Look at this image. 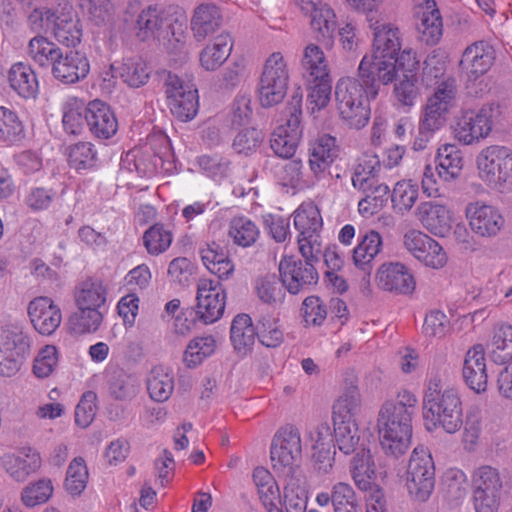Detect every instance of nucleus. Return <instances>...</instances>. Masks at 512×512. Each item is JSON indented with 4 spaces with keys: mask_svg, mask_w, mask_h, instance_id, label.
<instances>
[{
    "mask_svg": "<svg viewBox=\"0 0 512 512\" xmlns=\"http://www.w3.org/2000/svg\"><path fill=\"white\" fill-rule=\"evenodd\" d=\"M309 168L315 178L321 179L338 156L336 139L324 134L310 143Z\"/></svg>",
    "mask_w": 512,
    "mask_h": 512,
    "instance_id": "a878e982",
    "label": "nucleus"
},
{
    "mask_svg": "<svg viewBox=\"0 0 512 512\" xmlns=\"http://www.w3.org/2000/svg\"><path fill=\"white\" fill-rule=\"evenodd\" d=\"M31 340L22 328L6 326L0 328V353L26 357L30 353Z\"/></svg>",
    "mask_w": 512,
    "mask_h": 512,
    "instance_id": "37998d69",
    "label": "nucleus"
},
{
    "mask_svg": "<svg viewBox=\"0 0 512 512\" xmlns=\"http://www.w3.org/2000/svg\"><path fill=\"white\" fill-rule=\"evenodd\" d=\"M270 458L278 477L303 474L302 440L297 427L285 425L275 433L270 447Z\"/></svg>",
    "mask_w": 512,
    "mask_h": 512,
    "instance_id": "0eeeda50",
    "label": "nucleus"
},
{
    "mask_svg": "<svg viewBox=\"0 0 512 512\" xmlns=\"http://www.w3.org/2000/svg\"><path fill=\"white\" fill-rule=\"evenodd\" d=\"M160 78L172 115L183 122L192 120L199 108L198 91L195 85L166 70L160 73Z\"/></svg>",
    "mask_w": 512,
    "mask_h": 512,
    "instance_id": "9d476101",
    "label": "nucleus"
},
{
    "mask_svg": "<svg viewBox=\"0 0 512 512\" xmlns=\"http://www.w3.org/2000/svg\"><path fill=\"white\" fill-rule=\"evenodd\" d=\"M28 315L34 329L42 335H51L62 321L61 309L49 297L33 299L28 306Z\"/></svg>",
    "mask_w": 512,
    "mask_h": 512,
    "instance_id": "6ab92c4d",
    "label": "nucleus"
},
{
    "mask_svg": "<svg viewBox=\"0 0 512 512\" xmlns=\"http://www.w3.org/2000/svg\"><path fill=\"white\" fill-rule=\"evenodd\" d=\"M86 108L82 101L70 99L63 108L62 123L64 130L72 135L80 134L86 123Z\"/></svg>",
    "mask_w": 512,
    "mask_h": 512,
    "instance_id": "69168bd1",
    "label": "nucleus"
},
{
    "mask_svg": "<svg viewBox=\"0 0 512 512\" xmlns=\"http://www.w3.org/2000/svg\"><path fill=\"white\" fill-rule=\"evenodd\" d=\"M383 240L379 232L369 230L359 237L358 244L352 250V262L354 266L362 272V280L369 283L370 275L373 271L374 260L381 252Z\"/></svg>",
    "mask_w": 512,
    "mask_h": 512,
    "instance_id": "412c9836",
    "label": "nucleus"
},
{
    "mask_svg": "<svg viewBox=\"0 0 512 512\" xmlns=\"http://www.w3.org/2000/svg\"><path fill=\"white\" fill-rule=\"evenodd\" d=\"M24 138V126L18 114L0 106V142L13 145Z\"/></svg>",
    "mask_w": 512,
    "mask_h": 512,
    "instance_id": "6e6d98bb",
    "label": "nucleus"
},
{
    "mask_svg": "<svg viewBox=\"0 0 512 512\" xmlns=\"http://www.w3.org/2000/svg\"><path fill=\"white\" fill-rule=\"evenodd\" d=\"M122 80L131 87L144 85L150 76L147 63L139 57L124 59L119 68Z\"/></svg>",
    "mask_w": 512,
    "mask_h": 512,
    "instance_id": "0e129e2a",
    "label": "nucleus"
},
{
    "mask_svg": "<svg viewBox=\"0 0 512 512\" xmlns=\"http://www.w3.org/2000/svg\"><path fill=\"white\" fill-rule=\"evenodd\" d=\"M301 66L304 76L310 79H323L330 75L328 61L323 50L316 44H308L303 51Z\"/></svg>",
    "mask_w": 512,
    "mask_h": 512,
    "instance_id": "de8ad7c7",
    "label": "nucleus"
},
{
    "mask_svg": "<svg viewBox=\"0 0 512 512\" xmlns=\"http://www.w3.org/2000/svg\"><path fill=\"white\" fill-rule=\"evenodd\" d=\"M457 87L455 80L442 81L422 108L417 133L412 148L423 151L428 147L435 133L445 126L451 110L456 106Z\"/></svg>",
    "mask_w": 512,
    "mask_h": 512,
    "instance_id": "f03ea898",
    "label": "nucleus"
},
{
    "mask_svg": "<svg viewBox=\"0 0 512 512\" xmlns=\"http://www.w3.org/2000/svg\"><path fill=\"white\" fill-rule=\"evenodd\" d=\"M378 431L380 444L385 454L397 458L403 455L410 446L412 417L381 407L378 416Z\"/></svg>",
    "mask_w": 512,
    "mask_h": 512,
    "instance_id": "1a4fd4ad",
    "label": "nucleus"
},
{
    "mask_svg": "<svg viewBox=\"0 0 512 512\" xmlns=\"http://www.w3.org/2000/svg\"><path fill=\"white\" fill-rule=\"evenodd\" d=\"M365 197L358 203V211L364 217L377 214L387 203L390 189L386 184H380L378 181L371 185L366 191Z\"/></svg>",
    "mask_w": 512,
    "mask_h": 512,
    "instance_id": "4d7b16f0",
    "label": "nucleus"
},
{
    "mask_svg": "<svg viewBox=\"0 0 512 512\" xmlns=\"http://www.w3.org/2000/svg\"><path fill=\"white\" fill-rule=\"evenodd\" d=\"M322 224L318 208L311 203L300 205L294 212V226L299 232L298 245L302 257L322 254L319 234Z\"/></svg>",
    "mask_w": 512,
    "mask_h": 512,
    "instance_id": "2eb2a0df",
    "label": "nucleus"
},
{
    "mask_svg": "<svg viewBox=\"0 0 512 512\" xmlns=\"http://www.w3.org/2000/svg\"><path fill=\"white\" fill-rule=\"evenodd\" d=\"M435 464L429 450L416 447L410 456L406 470V488L415 502L428 501L435 488Z\"/></svg>",
    "mask_w": 512,
    "mask_h": 512,
    "instance_id": "6e6552de",
    "label": "nucleus"
},
{
    "mask_svg": "<svg viewBox=\"0 0 512 512\" xmlns=\"http://www.w3.org/2000/svg\"><path fill=\"white\" fill-rule=\"evenodd\" d=\"M63 50L43 36H35L29 41L28 54L35 63L42 67H51V71Z\"/></svg>",
    "mask_w": 512,
    "mask_h": 512,
    "instance_id": "09e8293b",
    "label": "nucleus"
},
{
    "mask_svg": "<svg viewBox=\"0 0 512 512\" xmlns=\"http://www.w3.org/2000/svg\"><path fill=\"white\" fill-rule=\"evenodd\" d=\"M287 120L285 125L277 127L270 138V147L280 158L290 159L294 156L302 137V96L294 94L285 108Z\"/></svg>",
    "mask_w": 512,
    "mask_h": 512,
    "instance_id": "9b49d317",
    "label": "nucleus"
},
{
    "mask_svg": "<svg viewBox=\"0 0 512 512\" xmlns=\"http://www.w3.org/2000/svg\"><path fill=\"white\" fill-rule=\"evenodd\" d=\"M233 41L229 34H220L211 44L206 45L199 54V62L206 71H216L228 59L232 52Z\"/></svg>",
    "mask_w": 512,
    "mask_h": 512,
    "instance_id": "c9c22d12",
    "label": "nucleus"
},
{
    "mask_svg": "<svg viewBox=\"0 0 512 512\" xmlns=\"http://www.w3.org/2000/svg\"><path fill=\"white\" fill-rule=\"evenodd\" d=\"M496 51L487 41H476L467 46L460 60V67L467 79L476 81L494 65Z\"/></svg>",
    "mask_w": 512,
    "mask_h": 512,
    "instance_id": "a211bd4d",
    "label": "nucleus"
},
{
    "mask_svg": "<svg viewBox=\"0 0 512 512\" xmlns=\"http://www.w3.org/2000/svg\"><path fill=\"white\" fill-rule=\"evenodd\" d=\"M479 178L500 192H512V149L504 145H490L476 158Z\"/></svg>",
    "mask_w": 512,
    "mask_h": 512,
    "instance_id": "423d86ee",
    "label": "nucleus"
},
{
    "mask_svg": "<svg viewBox=\"0 0 512 512\" xmlns=\"http://www.w3.org/2000/svg\"><path fill=\"white\" fill-rule=\"evenodd\" d=\"M308 15L311 17L310 25L316 33L317 41L331 45L336 30V15L334 11L328 4L324 3Z\"/></svg>",
    "mask_w": 512,
    "mask_h": 512,
    "instance_id": "c03bdc74",
    "label": "nucleus"
},
{
    "mask_svg": "<svg viewBox=\"0 0 512 512\" xmlns=\"http://www.w3.org/2000/svg\"><path fill=\"white\" fill-rule=\"evenodd\" d=\"M255 336L257 330L248 314H239L233 319L230 339L235 350L245 353L254 344Z\"/></svg>",
    "mask_w": 512,
    "mask_h": 512,
    "instance_id": "8fccbe9b",
    "label": "nucleus"
},
{
    "mask_svg": "<svg viewBox=\"0 0 512 512\" xmlns=\"http://www.w3.org/2000/svg\"><path fill=\"white\" fill-rule=\"evenodd\" d=\"M316 502L321 507L331 504L334 512H362L361 506L357 503L353 488L344 482L334 484L330 493H318Z\"/></svg>",
    "mask_w": 512,
    "mask_h": 512,
    "instance_id": "473e14b6",
    "label": "nucleus"
},
{
    "mask_svg": "<svg viewBox=\"0 0 512 512\" xmlns=\"http://www.w3.org/2000/svg\"><path fill=\"white\" fill-rule=\"evenodd\" d=\"M466 215L472 231L481 237L497 235L504 225V218L496 208L479 202L468 204Z\"/></svg>",
    "mask_w": 512,
    "mask_h": 512,
    "instance_id": "aec40b11",
    "label": "nucleus"
},
{
    "mask_svg": "<svg viewBox=\"0 0 512 512\" xmlns=\"http://www.w3.org/2000/svg\"><path fill=\"white\" fill-rule=\"evenodd\" d=\"M289 73L280 52L272 53L266 60L257 91L263 107H272L282 102L287 93Z\"/></svg>",
    "mask_w": 512,
    "mask_h": 512,
    "instance_id": "f8f14e48",
    "label": "nucleus"
},
{
    "mask_svg": "<svg viewBox=\"0 0 512 512\" xmlns=\"http://www.w3.org/2000/svg\"><path fill=\"white\" fill-rule=\"evenodd\" d=\"M313 441V458L319 471L327 473L333 466L335 445L328 423L318 424L310 434Z\"/></svg>",
    "mask_w": 512,
    "mask_h": 512,
    "instance_id": "2f4dec72",
    "label": "nucleus"
},
{
    "mask_svg": "<svg viewBox=\"0 0 512 512\" xmlns=\"http://www.w3.org/2000/svg\"><path fill=\"white\" fill-rule=\"evenodd\" d=\"M172 240V232L161 223L152 225L143 234V244L152 256H157L168 250Z\"/></svg>",
    "mask_w": 512,
    "mask_h": 512,
    "instance_id": "052dcab7",
    "label": "nucleus"
},
{
    "mask_svg": "<svg viewBox=\"0 0 512 512\" xmlns=\"http://www.w3.org/2000/svg\"><path fill=\"white\" fill-rule=\"evenodd\" d=\"M103 321L100 308L77 307L70 316L69 324L76 334L93 333L98 330Z\"/></svg>",
    "mask_w": 512,
    "mask_h": 512,
    "instance_id": "5fc2aeb1",
    "label": "nucleus"
},
{
    "mask_svg": "<svg viewBox=\"0 0 512 512\" xmlns=\"http://www.w3.org/2000/svg\"><path fill=\"white\" fill-rule=\"evenodd\" d=\"M401 49L400 31L391 25H381L374 28L373 53L365 55L372 66L370 69L383 85L390 84L396 78L395 62L393 59Z\"/></svg>",
    "mask_w": 512,
    "mask_h": 512,
    "instance_id": "39448f33",
    "label": "nucleus"
},
{
    "mask_svg": "<svg viewBox=\"0 0 512 512\" xmlns=\"http://www.w3.org/2000/svg\"><path fill=\"white\" fill-rule=\"evenodd\" d=\"M368 60L361 61L358 67V78H342L335 87L336 104L356 102L365 99H375L379 93L378 77L370 69Z\"/></svg>",
    "mask_w": 512,
    "mask_h": 512,
    "instance_id": "4468645a",
    "label": "nucleus"
},
{
    "mask_svg": "<svg viewBox=\"0 0 512 512\" xmlns=\"http://www.w3.org/2000/svg\"><path fill=\"white\" fill-rule=\"evenodd\" d=\"M86 125L91 134L98 139H109L118 130V121L110 106L101 100L87 104Z\"/></svg>",
    "mask_w": 512,
    "mask_h": 512,
    "instance_id": "4be33fe9",
    "label": "nucleus"
},
{
    "mask_svg": "<svg viewBox=\"0 0 512 512\" xmlns=\"http://www.w3.org/2000/svg\"><path fill=\"white\" fill-rule=\"evenodd\" d=\"M283 498L281 505L286 512H306L308 502V490L304 474L282 477Z\"/></svg>",
    "mask_w": 512,
    "mask_h": 512,
    "instance_id": "f704fd0d",
    "label": "nucleus"
},
{
    "mask_svg": "<svg viewBox=\"0 0 512 512\" xmlns=\"http://www.w3.org/2000/svg\"><path fill=\"white\" fill-rule=\"evenodd\" d=\"M321 254L312 257H303L304 260L294 257H284L279 263V274L287 292L297 295L309 291L317 284L319 276L314 266Z\"/></svg>",
    "mask_w": 512,
    "mask_h": 512,
    "instance_id": "ddd939ff",
    "label": "nucleus"
},
{
    "mask_svg": "<svg viewBox=\"0 0 512 512\" xmlns=\"http://www.w3.org/2000/svg\"><path fill=\"white\" fill-rule=\"evenodd\" d=\"M475 512H499L509 482L506 475L491 465H481L471 475Z\"/></svg>",
    "mask_w": 512,
    "mask_h": 512,
    "instance_id": "20e7f679",
    "label": "nucleus"
},
{
    "mask_svg": "<svg viewBox=\"0 0 512 512\" xmlns=\"http://www.w3.org/2000/svg\"><path fill=\"white\" fill-rule=\"evenodd\" d=\"M46 22L52 25L53 35L59 43L67 47H75L81 42V24L78 19H73L70 12L57 14L47 11Z\"/></svg>",
    "mask_w": 512,
    "mask_h": 512,
    "instance_id": "c756f323",
    "label": "nucleus"
},
{
    "mask_svg": "<svg viewBox=\"0 0 512 512\" xmlns=\"http://www.w3.org/2000/svg\"><path fill=\"white\" fill-rule=\"evenodd\" d=\"M350 472L356 486L360 490L367 491L372 488L375 469L368 449L361 448L358 452L354 453Z\"/></svg>",
    "mask_w": 512,
    "mask_h": 512,
    "instance_id": "a18cd8bd",
    "label": "nucleus"
},
{
    "mask_svg": "<svg viewBox=\"0 0 512 512\" xmlns=\"http://www.w3.org/2000/svg\"><path fill=\"white\" fill-rule=\"evenodd\" d=\"M216 348V340L213 336L207 335L195 337L186 347L183 361L191 368L200 365L204 359L211 356Z\"/></svg>",
    "mask_w": 512,
    "mask_h": 512,
    "instance_id": "13d9d810",
    "label": "nucleus"
},
{
    "mask_svg": "<svg viewBox=\"0 0 512 512\" xmlns=\"http://www.w3.org/2000/svg\"><path fill=\"white\" fill-rule=\"evenodd\" d=\"M416 215L422 226L435 236L444 237L451 230V212L437 201L421 202Z\"/></svg>",
    "mask_w": 512,
    "mask_h": 512,
    "instance_id": "393cba45",
    "label": "nucleus"
},
{
    "mask_svg": "<svg viewBox=\"0 0 512 512\" xmlns=\"http://www.w3.org/2000/svg\"><path fill=\"white\" fill-rule=\"evenodd\" d=\"M97 161V152L90 142H78L69 148V165L80 171L94 167Z\"/></svg>",
    "mask_w": 512,
    "mask_h": 512,
    "instance_id": "774afa93",
    "label": "nucleus"
},
{
    "mask_svg": "<svg viewBox=\"0 0 512 512\" xmlns=\"http://www.w3.org/2000/svg\"><path fill=\"white\" fill-rule=\"evenodd\" d=\"M361 396L357 385H347L333 405V421H355L360 412Z\"/></svg>",
    "mask_w": 512,
    "mask_h": 512,
    "instance_id": "49530a36",
    "label": "nucleus"
},
{
    "mask_svg": "<svg viewBox=\"0 0 512 512\" xmlns=\"http://www.w3.org/2000/svg\"><path fill=\"white\" fill-rule=\"evenodd\" d=\"M106 382L111 398L120 402H129L140 391L137 376L119 366H112L106 370Z\"/></svg>",
    "mask_w": 512,
    "mask_h": 512,
    "instance_id": "bb28decb",
    "label": "nucleus"
},
{
    "mask_svg": "<svg viewBox=\"0 0 512 512\" xmlns=\"http://www.w3.org/2000/svg\"><path fill=\"white\" fill-rule=\"evenodd\" d=\"M90 70L87 57L79 51L69 50L62 52L61 58L51 71L53 76L65 83L73 84L84 79Z\"/></svg>",
    "mask_w": 512,
    "mask_h": 512,
    "instance_id": "cd10ccee",
    "label": "nucleus"
},
{
    "mask_svg": "<svg viewBox=\"0 0 512 512\" xmlns=\"http://www.w3.org/2000/svg\"><path fill=\"white\" fill-rule=\"evenodd\" d=\"M381 169V163L376 154L364 153L358 158V162L354 168L352 175L353 187L360 190L366 191L375 184L377 175Z\"/></svg>",
    "mask_w": 512,
    "mask_h": 512,
    "instance_id": "a19ab883",
    "label": "nucleus"
},
{
    "mask_svg": "<svg viewBox=\"0 0 512 512\" xmlns=\"http://www.w3.org/2000/svg\"><path fill=\"white\" fill-rule=\"evenodd\" d=\"M501 119L502 107L498 103H486L477 110H463L455 118L453 135L463 145L478 144L491 134Z\"/></svg>",
    "mask_w": 512,
    "mask_h": 512,
    "instance_id": "7ed1b4c3",
    "label": "nucleus"
},
{
    "mask_svg": "<svg viewBox=\"0 0 512 512\" xmlns=\"http://www.w3.org/2000/svg\"><path fill=\"white\" fill-rule=\"evenodd\" d=\"M146 387L152 400L167 401L174 390V376L171 370L163 365L154 366L147 374Z\"/></svg>",
    "mask_w": 512,
    "mask_h": 512,
    "instance_id": "58836bf2",
    "label": "nucleus"
},
{
    "mask_svg": "<svg viewBox=\"0 0 512 512\" xmlns=\"http://www.w3.org/2000/svg\"><path fill=\"white\" fill-rule=\"evenodd\" d=\"M423 417L429 431L437 428L449 434L459 431L463 425V406L458 390H442L441 378L431 377L423 396Z\"/></svg>",
    "mask_w": 512,
    "mask_h": 512,
    "instance_id": "f257e3e1",
    "label": "nucleus"
},
{
    "mask_svg": "<svg viewBox=\"0 0 512 512\" xmlns=\"http://www.w3.org/2000/svg\"><path fill=\"white\" fill-rule=\"evenodd\" d=\"M163 14V11L157 6H149L143 9L136 21L137 36L143 41L155 37L163 27Z\"/></svg>",
    "mask_w": 512,
    "mask_h": 512,
    "instance_id": "bf43d9fd",
    "label": "nucleus"
},
{
    "mask_svg": "<svg viewBox=\"0 0 512 512\" xmlns=\"http://www.w3.org/2000/svg\"><path fill=\"white\" fill-rule=\"evenodd\" d=\"M491 356L496 363H506L512 359V326L499 324L493 329L490 342Z\"/></svg>",
    "mask_w": 512,
    "mask_h": 512,
    "instance_id": "603ef678",
    "label": "nucleus"
},
{
    "mask_svg": "<svg viewBox=\"0 0 512 512\" xmlns=\"http://www.w3.org/2000/svg\"><path fill=\"white\" fill-rule=\"evenodd\" d=\"M416 23L418 38L426 45H436L443 34V23L439 9L434 0L426 1L425 7L418 12Z\"/></svg>",
    "mask_w": 512,
    "mask_h": 512,
    "instance_id": "7c9ffc66",
    "label": "nucleus"
},
{
    "mask_svg": "<svg viewBox=\"0 0 512 512\" xmlns=\"http://www.w3.org/2000/svg\"><path fill=\"white\" fill-rule=\"evenodd\" d=\"M88 475L85 460L82 457L74 458L67 469L65 479L67 492L74 496L80 495L86 488Z\"/></svg>",
    "mask_w": 512,
    "mask_h": 512,
    "instance_id": "338daca9",
    "label": "nucleus"
},
{
    "mask_svg": "<svg viewBox=\"0 0 512 512\" xmlns=\"http://www.w3.org/2000/svg\"><path fill=\"white\" fill-rule=\"evenodd\" d=\"M196 311L204 324L216 322L224 313L226 291L219 281L200 279L197 284Z\"/></svg>",
    "mask_w": 512,
    "mask_h": 512,
    "instance_id": "dca6fc26",
    "label": "nucleus"
},
{
    "mask_svg": "<svg viewBox=\"0 0 512 512\" xmlns=\"http://www.w3.org/2000/svg\"><path fill=\"white\" fill-rule=\"evenodd\" d=\"M74 298L77 307L101 309L106 302L107 288L101 279L89 277L76 286Z\"/></svg>",
    "mask_w": 512,
    "mask_h": 512,
    "instance_id": "ea45409f",
    "label": "nucleus"
},
{
    "mask_svg": "<svg viewBox=\"0 0 512 512\" xmlns=\"http://www.w3.org/2000/svg\"><path fill=\"white\" fill-rule=\"evenodd\" d=\"M259 234L256 224L246 217H235L230 222L228 235L238 246L249 247L253 245Z\"/></svg>",
    "mask_w": 512,
    "mask_h": 512,
    "instance_id": "e2e57ef3",
    "label": "nucleus"
},
{
    "mask_svg": "<svg viewBox=\"0 0 512 512\" xmlns=\"http://www.w3.org/2000/svg\"><path fill=\"white\" fill-rule=\"evenodd\" d=\"M462 375L466 385L476 393L487 389L485 349L482 344H475L465 354Z\"/></svg>",
    "mask_w": 512,
    "mask_h": 512,
    "instance_id": "5701e85b",
    "label": "nucleus"
},
{
    "mask_svg": "<svg viewBox=\"0 0 512 512\" xmlns=\"http://www.w3.org/2000/svg\"><path fill=\"white\" fill-rule=\"evenodd\" d=\"M419 188L411 180H402L395 184L391 193L394 210L404 214L411 210L418 199Z\"/></svg>",
    "mask_w": 512,
    "mask_h": 512,
    "instance_id": "680f3d73",
    "label": "nucleus"
},
{
    "mask_svg": "<svg viewBox=\"0 0 512 512\" xmlns=\"http://www.w3.org/2000/svg\"><path fill=\"white\" fill-rule=\"evenodd\" d=\"M337 446L341 452L348 455L365 448L360 443L359 428L355 421H333Z\"/></svg>",
    "mask_w": 512,
    "mask_h": 512,
    "instance_id": "3c124183",
    "label": "nucleus"
},
{
    "mask_svg": "<svg viewBox=\"0 0 512 512\" xmlns=\"http://www.w3.org/2000/svg\"><path fill=\"white\" fill-rule=\"evenodd\" d=\"M403 245L411 255L427 267L439 269L447 262L443 247L420 230H408L403 236Z\"/></svg>",
    "mask_w": 512,
    "mask_h": 512,
    "instance_id": "f3484780",
    "label": "nucleus"
},
{
    "mask_svg": "<svg viewBox=\"0 0 512 512\" xmlns=\"http://www.w3.org/2000/svg\"><path fill=\"white\" fill-rule=\"evenodd\" d=\"M253 290L263 304L270 306L282 304L287 291L280 275L276 274L258 276L253 282Z\"/></svg>",
    "mask_w": 512,
    "mask_h": 512,
    "instance_id": "4c0bfd02",
    "label": "nucleus"
},
{
    "mask_svg": "<svg viewBox=\"0 0 512 512\" xmlns=\"http://www.w3.org/2000/svg\"><path fill=\"white\" fill-rule=\"evenodd\" d=\"M9 83L23 98H34L38 92V81L32 68L22 62L15 63L9 71Z\"/></svg>",
    "mask_w": 512,
    "mask_h": 512,
    "instance_id": "79ce46f5",
    "label": "nucleus"
},
{
    "mask_svg": "<svg viewBox=\"0 0 512 512\" xmlns=\"http://www.w3.org/2000/svg\"><path fill=\"white\" fill-rule=\"evenodd\" d=\"M1 464L11 478L23 482L40 468L41 458L36 451L28 448L21 455L12 453L3 455Z\"/></svg>",
    "mask_w": 512,
    "mask_h": 512,
    "instance_id": "72a5a7b5",
    "label": "nucleus"
},
{
    "mask_svg": "<svg viewBox=\"0 0 512 512\" xmlns=\"http://www.w3.org/2000/svg\"><path fill=\"white\" fill-rule=\"evenodd\" d=\"M223 22V16L218 6L212 3L201 4L194 10L190 27L194 38L203 41L216 33Z\"/></svg>",
    "mask_w": 512,
    "mask_h": 512,
    "instance_id": "c85d7f7f",
    "label": "nucleus"
},
{
    "mask_svg": "<svg viewBox=\"0 0 512 512\" xmlns=\"http://www.w3.org/2000/svg\"><path fill=\"white\" fill-rule=\"evenodd\" d=\"M378 286L396 294H409L415 289V281L409 270L401 263H384L376 274Z\"/></svg>",
    "mask_w": 512,
    "mask_h": 512,
    "instance_id": "b1692460",
    "label": "nucleus"
},
{
    "mask_svg": "<svg viewBox=\"0 0 512 512\" xmlns=\"http://www.w3.org/2000/svg\"><path fill=\"white\" fill-rule=\"evenodd\" d=\"M436 162V170L440 180L452 182L460 176L463 168V158L456 145L445 144L438 148Z\"/></svg>",
    "mask_w": 512,
    "mask_h": 512,
    "instance_id": "e433bc0d",
    "label": "nucleus"
},
{
    "mask_svg": "<svg viewBox=\"0 0 512 512\" xmlns=\"http://www.w3.org/2000/svg\"><path fill=\"white\" fill-rule=\"evenodd\" d=\"M369 99L350 103L336 104L341 120L350 128L361 129L370 119Z\"/></svg>",
    "mask_w": 512,
    "mask_h": 512,
    "instance_id": "864d4df0",
    "label": "nucleus"
}]
</instances>
